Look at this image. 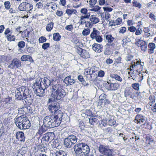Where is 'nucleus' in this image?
I'll list each match as a JSON object with an SVG mask.
<instances>
[{"mask_svg":"<svg viewBox=\"0 0 156 156\" xmlns=\"http://www.w3.org/2000/svg\"><path fill=\"white\" fill-rule=\"evenodd\" d=\"M62 100L58 98H49L48 101V103H51V105L48 106V109L50 112L55 114L53 117L55 121L60 122V124L62 119L63 113L61 111L58 110L60 108V104Z\"/></svg>","mask_w":156,"mask_h":156,"instance_id":"nucleus-1","label":"nucleus"},{"mask_svg":"<svg viewBox=\"0 0 156 156\" xmlns=\"http://www.w3.org/2000/svg\"><path fill=\"white\" fill-rule=\"evenodd\" d=\"M15 119L16 126L20 129H28L30 126V121L25 115H22L16 118Z\"/></svg>","mask_w":156,"mask_h":156,"instance_id":"nucleus-2","label":"nucleus"},{"mask_svg":"<svg viewBox=\"0 0 156 156\" xmlns=\"http://www.w3.org/2000/svg\"><path fill=\"white\" fill-rule=\"evenodd\" d=\"M76 156H87L90 151L89 146L85 144L78 143L73 147Z\"/></svg>","mask_w":156,"mask_h":156,"instance_id":"nucleus-3","label":"nucleus"},{"mask_svg":"<svg viewBox=\"0 0 156 156\" xmlns=\"http://www.w3.org/2000/svg\"><path fill=\"white\" fill-rule=\"evenodd\" d=\"M43 125L45 127L52 128L60 125V122L55 121L53 118L52 119L50 116H47L44 117L43 120Z\"/></svg>","mask_w":156,"mask_h":156,"instance_id":"nucleus-4","label":"nucleus"},{"mask_svg":"<svg viewBox=\"0 0 156 156\" xmlns=\"http://www.w3.org/2000/svg\"><path fill=\"white\" fill-rule=\"evenodd\" d=\"M77 139L76 136L73 135L69 136L64 140V145L67 148L72 147V145L75 144L77 141Z\"/></svg>","mask_w":156,"mask_h":156,"instance_id":"nucleus-5","label":"nucleus"},{"mask_svg":"<svg viewBox=\"0 0 156 156\" xmlns=\"http://www.w3.org/2000/svg\"><path fill=\"white\" fill-rule=\"evenodd\" d=\"M99 151L100 153L106 156H113L114 155V151L110 149L108 147L101 145L99 147Z\"/></svg>","mask_w":156,"mask_h":156,"instance_id":"nucleus-6","label":"nucleus"},{"mask_svg":"<svg viewBox=\"0 0 156 156\" xmlns=\"http://www.w3.org/2000/svg\"><path fill=\"white\" fill-rule=\"evenodd\" d=\"M85 74L87 79L93 81L95 79L97 76L96 70L94 67L88 68L85 70Z\"/></svg>","mask_w":156,"mask_h":156,"instance_id":"nucleus-7","label":"nucleus"},{"mask_svg":"<svg viewBox=\"0 0 156 156\" xmlns=\"http://www.w3.org/2000/svg\"><path fill=\"white\" fill-rule=\"evenodd\" d=\"M33 88L35 94L37 96L40 97L43 96L44 90L45 89L41 85L39 82H36L33 85Z\"/></svg>","mask_w":156,"mask_h":156,"instance_id":"nucleus-8","label":"nucleus"},{"mask_svg":"<svg viewBox=\"0 0 156 156\" xmlns=\"http://www.w3.org/2000/svg\"><path fill=\"white\" fill-rule=\"evenodd\" d=\"M21 66V61L17 58L13 59L8 66L9 68L13 69L16 68L20 69Z\"/></svg>","mask_w":156,"mask_h":156,"instance_id":"nucleus-9","label":"nucleus"},{"mask_svg":"<svg viewBox=\"0 0 156 156\" xmlns=\"http://www.w3.org/2000/svg\"><path fill=\"white\" fill-rule=\"evenodd\" d=\"M89 15L87 16H81L80 17V19L79 20L78 23L80 25H83L85 24V27L87 28H89L90 24V21H86V19H89Z\"/></svg>","mask_w":156,"mask_h":156,"instance_id":"nucleus-10","label":"nucleus"},{"mask_svg":"<svg viewBox=\"0 0 156 156\" xmlns=\"http://www.w3.org/2000/svg\"><path fill=\"white\" fill-rule=\"evenodd\" d=\"M105 87L108 90H115L119 88V84L117 83H112L107 82L105 83Z\"/></svg>","mask_w":156,"mask_h":156,"instance_id":"nucleus-11","label":"nucleus"},{"mask_svg":"<svg viewBox=\"0 0 156 156\" xmlns=\"http://www.w3.org/2000/svg\"><path fill=\"white\" fill-rule=\"evenodd\" d=\"M25 87L21 86L16 89L15 91V96L16 98H22V94L23 96H26L24 92L25 91Z\"/></svg>","mask_w":156,"mask_h":156,"instance_id":"nucleus-12","label":"nucleus"},{"mask_svg":"<svg viewBox=\"0 0 156 156\" xmlns=\"http://www.w3.org/2000/svg\"><path fill=\"white\" fill-rule=\"evenodd\" d=\"M76 51L83 58H87L90 57L88 52L81 48H77Z\"/></svg>","mask_w":156,"mask_h":156,"instance_id":"nucleus-13","label":"nucleus"},{"mask_svg":"<svg viewBox=\"0 0 156 156\" xmlns=\"http://www.w3.org/2000/svg\"><path fill=\"white\" fill-rule=\"evenodd\" d=\"M137 68V60L136 59L134 61H133L131 63L129 69L130 72L128 73L129 74L131 73L132 74H134L136 72H138Z\"/></svg>","mask_w":156,"mask_h":156,"instance_id":"nucleus-14","label":"nucleus"},{"mask_svg":"<svg viewBox=\"0 0 156 156\" xmlns=\"http://www.w3.org/2000/svg\"><path fill=\"white\" fill-rule=\"evenodd\" d=\"M90 23V25L89 27L90 28H91L94 24H96L99 21V19L96 15H92L89 17Z\"/></svg>","mask_w":156,"mask_h":156,"instance_id":"nucleus-15","label":"nucleus"},{"mask_svg":"<svg viewBox=\"0 0 156 156\" xmlns=\"http://www.w3.org/2000/svg\"><path fill=\"white\" fill-rule=\"evenodd\" d=\"M51 96L52 98H63L65 97L66 94L64 90H62L61 92L51 90Z\"/></svg>","mask_w":156,"mask_h":156,"instance_id":"nucleus-16","label":"nucleus"},{"mask_svg":"<svg viewBox=\"0 0 156 156\" xmlns=\"http://www.w3.org/2000/svg\"><path fill=\"white\" fill-rule=\"evenodd\" d=\"M135 122L140 124L143 123L144 124L147 121L146 118L140 115H137L135 117Z\"/></svg>","mask_w":156,"mask_h":156,"instance_id":"nucleus-17","label":"nucleus"},{"mask_svg":"<svg viewBox=\"0 0 156 156\" xmlns=\"http://www.w3.org/2000/svg\"><path fill=\"white\" fill-rule=\"evenodd\" d=\"M105 39L107 42V45L109 46H112L115 38L111 34H108L105 35Z\"/></svg>","mask_w":156,"mask_h":156,"instance_id":"nucleus-18","label":"nucleus"},{"mask_svg":"<svg viewBox=\"0 0 156 156\" xmlns=\"http://www.w3.org/2000/svg\"><path fill=\"white\" fill-rule=\"evenodd\" d=\"M103 46L101 44L94 43L92 45L93 50L97 53L102 52Z\"/></svg>","mask_w":156,"mask_h":156,"instance_id":"nucleus-19","label":"nucleus"},{"mask_svg":"<svg viewBox=\"0 0 156 156\" xmlns=\"http://www.w3.org/2000/svg\"><path fill=\"white\" fill-rule=\"evenodd\" d=\"M43 81V82H41L40 83V84L45 89L50 85L51 84L50 80L47 78L44 77Z\"/></svg>","mask_w":156,"mask_h":156,"instance_id":"nucleus-20","label":"nucleus"},{"mask_svg":"<svg viewBox=\"0 0 156 156\" xmlns=\"http://www.w3.org/2000/svg\"><path fill=\"white\" fill-rule=\"evenodd\" d=\"M16 138L19 141L24 142L25 141V137L24 133L23 132L19 131L16 134Z\"/></svg>","mask_w":156,"mask_h":156,"instance_id":"nucleus-21","label":"nucleus"},{"mask_svg":"<svg viewBox=\"0 0 156 156\" xmlns=\"http://www.w3.org/2000/svg\"><path fill=\"white\" fill-rule=\"evenodd\" d=\"M71 76H69L66 77L64 80V82L67 85L69 84L72 85L74 84L75 82L74 80L71 79Z\"/></svg>","mask_w":156,"mask_h":156,"instance_id":"nucleus-22","label":"nucleus"},{"mask_svg":"<svg viewBox=\"0 0 156 156\" xmlns=\"http://www.w3.org/2000/svg\"><path fill=\"white\" fill-rule=\"evenodd\" d=\"M156 47V44L155 43L152 42L149 43L148 45V53L150 54L154 53Z\"/></svg>","mask_w":156,"mask_h":156,"instance_id":"nucleus-23","label":"nucleus"},{"mask_svg":"<svg viewBox=\"0 0 156 156\" xmlns=\"http://www.w3.org/2000/svg\"><path fill=\"white\" fill-rule=\"evenodd\" d=\"M100 34L99 31L97 30L95 28H93V31L90 34V37L92 39H94L97 37Z\"/></svg>","mask_w":156,"mask_h":156,"instance_id":"nucleus-24","label":"nucleus"},{"mask_svg":"<svg viewBox=\"0 0 156 156\" xmlns=\"http://www.w3.org/2000/svg\"><path fill=\"white\" fill-rule=\"evenodd\" d=\"M22 61H28L30 62H33V60L32 57L29 55H24L22 56L20 58Z\"/></svg>","mask_w":156,"mask_h":156,"instance_id":"nucleus-25","label":"nucleus"},{"mask_svg":"<svg viewBox=\"0 0 156 156\" xmlns=\"http://www.w3.org/2000/svg\"><path fill=\"white\" fill-rule=\"evenodd\" d=\"M52 87V91H56L57 92H61L62 90H64L62 89V86L59 84H57L53 85Z\"/></svg>","mask_w":156,"mask_h":156,"instance_id":"nucleus-26","label":"nucleus"},{"mask_svg":"<svg viewBox=\"0 0 156 156\" xmlns=\"http://www.w3.org/2000/svg\"><path fill=\"white\" fill-rule=\"evenodd\" d=\"M26 11H28L27 15H30L31 13V11L33 9L32 4H30L26 2Z\"/></svg>","mask_w":156,"mask_h":156,"instance_id":"nucleus-27","label":"nucleus"},{"mask_svg":"<svg viewBox=\"0 0 156 156\" xmlns=\"http://www.w3.org/2000/svg\"><path fill=\"white\" fill-rule=\"evenodd\" d=\"M26 2L20 3L18 7L19 9L21 11H26Z\"/></svg>","mask_w":156,"mask_h":156,"instance_id":"nucleus-28","label":"nucleus"},{"mask_svg":"<svg viewBox=\"0 0 156 156\" xmlns=\"http://www.w3.org/2000/svg\"><path fill=\"white\" fill-rule=\"evenodd\" d=\"M110 76L113 79H115L116 80L119 82H122V79L120 76L118 75L112 73L110 74Z\"/></svg>","mask_w":156,"mask_h":156,"instance_id":"nucleus-29","label":"nucleus"},{"mask_svg":"<svg viewBox=\"0 0 156 156\" xmlns=\"http://www.w3.org/2000/svg\"><path fill=\"white\" fill-rule=\"evenodd\" d=\"M138 46L140 47L141 50L144 51H145L147 48V45L146 43L144 41H142L141 43L140 44V46Z\"/></svg>","mask_w":156,"mask_h":156,"instance_id":"nucleus-30","label":"nucleus"},{"mask_svg":"<svg viewBox=\"0 0 156 156\" xmlns=\"http://www.w3.org/2000/svg\"><path fill=\"white\" fill-rule=\"evenodd\" d=\"M23 101L24 104L30 105L32 103L33 99L31 98H24Z\"/></svg>","mask_w":156,"mask_h":156,"instance_id":"nucleus-31","label":"nucleus"},{"mask_svg":"<svg viewBox=\"0 0 156 156\" xmlns=\"http://www.w3.org/2000/svg\"><path fill=\"white\" fill-rule=\"evenodd\" d=\"M61 37V36L58 33H57L53 34V39L57 41H59Z\"/></svg>","mask_w":156,"mask_h":156,"instance_id":"nucleus-32","label":"nucleus"},{"mask_svg":"<svg viewBox=\"0 0 156 156\" xmlns=\"http://www.w3.org/2000/svg\"><path fill=\"white\" fill-rule=\"evenodd\" d=\"M54 23L52 22H50L48 24L46 27V29L48 31H50L52 29L53 27Z\"/></svg>","mask_w":156,"mask_h":156,"instance_id":"nucleus-33","label":"nucleus"},{"mask_svg":"<svg viewBox=\"0 0 156 156\" xmlns=\"http://www.w3.org/2000/svg\"><path fill=\"white\" fill-rule=\"evenodd\" d=\"M23 111L24 112H26L27 113H32V111L30 109V107L29 105H27L26 106H25V107H23Z\"/></svg>","mask_w":156,"mask_h":156,"instance_id":"nucleus-34","label":"nucleus"},{"mask_svg":"<svg viewBox=\"0 0 156 156\" xmlns=\"http://www.w3.org/2000/svg\"><path fill=\"white\" fill-rule=\"evenodd\" d=\"M65 152L62 151H57L53 154V156H63Z\"/></svg>","mask_w":156,"mask_h":156,"instance_id":"nucleus-35","label":"nucleus"},{"mask_svg":"<svg viewBox=\"0 0 156 156\" xmlns=\"http://www.w3.org/2000/svg\"><path fill=\"white\" fill-rule=\"evenodd\" d=\"M80 12L84 16L89 15L90 17V13H88V10L87 9L85 8H83L81 9L80 10Z\"/></svg>","mask_w":156,"mask_h":156,"instance_id":"nucleus-36","label":"nucleus"},{"mask_svg":"<svg viewBox=\"0 0 156 156\" xmlns=\"http://www.w3.org/2000/svg\"><path fill=\"white\" fill-rule=\"evenodd\" d=\"M76 12V9H67L66 10V12L69 16L72 15L73 14H75Z\"/></svg>","mask_w":156,"mask_h":156,"instance_id":"nucleus-37","label":"nucleus"},{"mask_svg":"<svg viewBox=\"0 0 156 156\" xmlns=\"http://www.w3.org/2000/svg\"><path fill=\"white\" fill-rule=\"evenodd\" d=\"M6 37L7 38V40L9 41H14L15 40V37L13 35L11 34L8 35L6 36Z\"/></svg>","mask_w":156,"mask_h":156,"instance_id":"nucleus-38","label":"nucleus"},{"mask_svg":"<svg viewBox=\"0 0 156 156\" xmlns=\"http://www.w3.org/2000/svg\"><path fill=\"white\" fill-rule=\"evenodd\" d=\"M89 28H87L85 29L83 31L82 34L83 36H87L90 33V30Z\"/></svg>","mask_w":156,"mask_h":156,"instance_id":"nucleus-39","label":"nucleus"},{"mask_svg":"<svg viewBox=\"0 0 156 156\" xmlns=\"http://www.w3.org/2000/svg\"><path fill=\"white\" fill-rule=\"evenodd\" d=\"M143 65L140 61L137 60L138 72H141L142 70Z\"/></svg>","mask_w":156,"mask_h":156,"instance_id":"nucleus-40","label":"nucleus"},{"mask_svg":"<svg viewBox=\"0 0 156 156\" xmlns=\"http://www.w3.org/2000/svg\"><path fill=\"white\" fill-rule=\"evenodd\" d=\"M122 19L120 18H117L116 20H114L115 26L119 25L122 23Z\"/></svg>","mask_w":156,"mask_h":156,"instance_id":"nucleus-41","label":"nucleus"},{"mask_svg":"<svg viewBox=\"0 0 156 156\" xmlns=\"http://www.w3.org/2000/svg\"><path fill=\"white\" fill-rule=\"evenodd\" d=\"M119 33L120 34H124L126 30V29L125 27H121L119 29Z\"/></svg>","mask_w":156,"mask_h":156,"instance_id":"nucleus-42","label":"nucleus"},{"mask_svg":"<svg viewBox=\"0 0 156 156\" xmlns=\"http://www.w3.org/2000/svg\"><path fill=\"white\" fill-rule=\"evenodd\" d=\"M135 31V34L136 35H140L142 33V30L140 27H138L137 28H136V30Z\"/></svg>","mask_w":156,"mask_h":156,"instance_id":"nucleus-43","label":"nucleus"},{"mask_svg":"<svg viewBox=\"0 0 156 156\" xmlns=\"http://www.w3.org/2000/svg\"><path fill=\"white\" fill-rule=\"evenodd\" d=\"M105 74V72L103 70H101L98 72V76L100 77H103L104 76Z\"/></svg>","mask_w":156,"mask_h":156,"instance_id":"nucleus-44","label":"nucleus"},{"mask_svg":"<svg viewBox=\"0 0 156 156\" xmlns=\"http://www.w3.org/2000/svg\"><path fill=\"white\" fill-rule=\"evenodd\" d=\"M133 5L136 7H138L140 8L141 7V5L139 3L137 2L136 1L133 0Z\"/></svg>","mask_w":156,"mask_h":156,"instance_id":"nucleus-45","label":"nucleus"},{"mask_svg":"<svg viewBox=\"0 0 156 156\" xmlns=\"http://www.w3.org/2000/svg\"><path fill=\"white\" fill-rule=\"evenodd\" d=\"M110 14L108 12H105V18L108 22L110 20Z\"/></svg>","mask_w":156,"mask_h":156,"instance_id":"nucleus-46","label":"nucleus"},{"mask_svg":"<svg viewBox=\"0 0 156 156\" xmlns=\"http://www.w3.org/2000/svg\"><path fill=\"white\" fill-rule=\"evenodd\" d=\"M18 46L19 48H23L25 46V42L23 41H20L18 42Z\"/></svg>","mask_w":156,"mask_h":156,"instance_id":"nucleus-47","label":"nucleus"},{"mask_svg":"<svg viewBox=\"0 0 156 156\" xmlns=\"http://www.w3.org/2000/svg\"><path fill=\"white\" fill-rule=\"evenodd\" d=\"M101 8V7H99L98 6L96 5L95 6H94L93 8L90 9V10L91 11H94L96 12L98 11Z\"/></svg>","mask_w":156,"mask_h":156,"instance_id":"nucleus-48","label":"nucleus"},{"mask_svg":"<svg viewBox=\"0 0 156 156\" xmlns=\"http://www.w3.org/2000/svg\"><path fill=\"white\" fill-rule=\"evenodd\" d=\"M97 2V0H90L89 1L90 7H93L96 4Z\"/></svg>","mask_w":156,"mask_h":156,"instance_id":"nucleus-49","label":"nucleus"},{"mask_svg":"<svg viewBox=\"0 0 156 156\" xmlns=\"http://www.w3.org/2000/svg\"><path fill=\"white\" fill-rule=\"evenodd\" d=\"M89 120L91 124H93L94 123L97 122L98 121V119L95 118H90Z\"/></svg>","mask_w":156,"mask_h":156,"instance_id":"nucleus-50","label":"nucleus"},{"mask_svg":"<svg viewBox=\"0 0 156 156\" xmlns=\"http://www.w3.org/2000/svg\"><path fill=\"white\" fill-rule=\"evenodd\" d=\"M84 113L88 116H92L93 115L92 112L90 110H86L84 111Z\"/></svg>","mask_w":156,"mask_h":156,"instance_id":"nucleus-51","label":"nucleus"},{"mask_svg":"<svg viewBox=\"0 0 156 156\" xmlns=\"http://www.w3.org/2000/svg\"><path fill=\"white\" fill-rule=\"evenodd\" d=\"M115 62L117 63H121V57L120 56H115Z\"/></svg>","mask_w":156,"mask_h":156,"instance_id":"nucleus-52","label":"nucleus"},{"mask_svg":"<svg viewBox=\"0 0 156 156\" xmlns=\"http://www.w3.org/2000/svg\"><path fill=\"white\" fill-rule=\"evenodd\" d=\"M5 8L7 9H8L10 7V3L9 1L5 2L4 3Z\"/></svg>","mask_w":156,"mask_h":156,"instance_id":"nucleus-53","label":"nucleus"},{"mask_svg":"<svg viewBox=\"0 0 156 156\" xmlns=\"http://www.w3.org/2000/svg\"><path fill=\"white\" fill-rule=\"evenodd\" d=\"M46 41V39L44 37H40L39 39V42L40 43H42L45 42Z\"/></svg>","mask_w":156,"mask_h":156,"instance_id":"nucleus-54","label":"nucleus"},{"mask_svg":"<svg viewBox=\"0 0 156 156\" xmlns=\"http://www.w3.org/2000/svg\"><path fill=\"white\" fill-rule=\"evenodd\" d=\"M108 123L109 126H112L115 124V121L114 119H111L108 121Z\"/></svg>","mask_w":156,"mask_h":156,"instance_id":"nucleus-55","label":"nucleus"},{"mask_svg":"<svg viewBox=\"0 0 156 156\" xmlns=\"http://www.w3.org/2000/svg\"><path fill=\"white\" fill-rule=\"evenodd\" d=\"M46 130L44 129L42 126H41L39 128L38 131V133L40 135H41L43 133H44Z\"/></svg>","mask_w":156,"mask_h":156,"instance_id":"nucleus-56","label":"nucleus"},{"mask_svg":"<svg viewBox=\"0 0 156 156\" xmlns=\"http://www.w3.org/2000/svg\"><path fill=\"white\" fill-rule=\"evenodd\" d=\"M139 84L138 83H135L132 84V87L135 90H138L139 89Z\"/></svg>","mask_w":156,"mask_h":156,"instance_id":"nucleus-57","label":"nucleus"},{"mask_svg":"<svg viewBox=\"0 0 156 156\" xmlns=\"http://www.w3.org/2000/svg\"><path fill=\"white\" fill-rule=\"evenodd\" d=\"M73 29V26L72 24H70L66 26L65 27V29L68 31H71Z\"/></svg>","mask_w":156,"mask_h":156,"instance_id":"nucleus-58","label":"nucleus"},{"mask_svg":"<svg viewBox=\"0 0 156 156\" xmlns=\"http://www.w3.org/2000/svg\"><path fill=\"white\" fill-rule=\"evenodd\" d=\"M136 30V28L134 26H131L128 27V30L131 32H135Z\"/></svg>","mask_w":156,"mask_h":156,"instance_id":"nucleus-59","label":"nucleus"},{"mask_svg":"<svg viewBox=\"0 0 156 156\" xmlns=\"http://www.w3.org/2000/svg\"><path fill=\"white\" fill-rule=\"evenodd\" d=\"M50 44L49 43H45L43 44L42 45V48L45 50L48 48L50 46Z\"/></svg>","mask_w":156,"mask_h":156,"instance_id":"nucleus-60","label":"nucleus"},{"mask_svg":"<svg viewBox=\"0 0 156 156\" xmlns=\"http://www.w3.org/2000/svg\"><path fill=\"white\" fill-rule=\"evenodd\" d=\"M10 98H2L1 100L3 102H5V103L10 104Z\"/></svg>","mask_w":156,"mask_h":156,"instance_id":"nucleus-61","label":"nucleus"},{"mask_svg":"<svg viewBox=\"0 0 156 156\" xmlns=\"http://www.w3.org/2000/svg\"><path fill=\"white\" fill-rule=\"evenodd\" d=\"M95 39L98 42H101L102 41V38L100 35L97 36V37L95 38Z\"/></svg>","mask_w":156,"mask_h":156,"instance_id":"nucleus-62","label":"nucleus"},{"mask_svg":"<svg viewBox=\"0 0 156 156\" xmlns=\"http://www.w3.org/2000/svg\"><path fill=\"white\" fill-rule=\"evenodd\" d=\"M36 6L38 9H41L43 7V4L41 2H39L36 4Z\"/></svg>","mask_w":156,"mask_h":156,"instance_id":"nucleus-63","label":"nucleus"},{"mask_svg":"<svg viewBox=\"0 0 156 156\" xmlns=\"http://www.w3.org/2000/svg\"><path fill=\"white\" fill-rule=\"evenodd\" d=\"M104 11H106V12H111L112 11L113 9L111 7H105L103 8Z\"/></svg>","mask_w":156,"mask_h":156,"instance_id":"nucleus-64","label":"nucleus"}]
</instances>
